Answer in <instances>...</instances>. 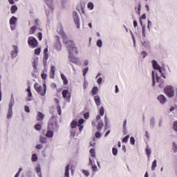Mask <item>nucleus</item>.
Masks as SVG:
<instances>
[{
    "label": "nucleus",
    "instance_id": "obj_51",
    "mask_svg": "<svg viewBox=\"0 0 177 177\" xmlns=\"http://www.w3.org/2000/svg\"><path fill=\"white\" fill-rule=\"evenodd\" d=\"M173 128L177 132V121L174 122Z\"/></svg>",
    "mask_w": 177,
    "mask_h": 177
},
{
    "label": "nucleus",
    "instance_id": "obj_41",
    "mask_svg": "<svg viewBox=\"0 0 177 177\" xmlns=\"http://www.w3.org/2000/svg\"><path fill=\"white\" fill-rule=\"evenodd\" d=\"M88 9H90L91 10H92L93 9V3L92 2H89L87 5Z\"/></svg>",
    "mask_w": 177,
    "mask_h": 177
},
{
    "label": "nucleus",
    "instance_id": "obj_53",
    "mask_svg": "<svg viewBox=\"0 0 177 177\" xmlns=\"http://www.w3.org/2000/svg\"><path fill=\"white\" fill-rule=\"evenodd\" d=\"M24 110L26 113H30V107H28V106H25Z\"/></svg>",
    "mask_w": 177,
    "mask_h": 177
},
{
    "label": "nucleus",
    "instance_id": "obj_42",
    "mask_svg": "<svg viewBox=\"0 0 177 177\" xmlns=\"http://www.w3.org/2000/svg\"><path fill=\"white\" fill-rule=\"evenodd\" d=\"M88 70H89V68H88V67L83 69V76L84 77H85V75H86Z\"/></svg>",
    "mask_w": 177,
    "mask_h": 177
},
{
    "label": "nucleus",
    "instance_id": "obj_21",
    "mask_svg": "<svg viewBox=\"0 0 177 177\" xmlns=\"http://www.w3.org/2000/svg\"><path fill=\"white\" fill-rule=\"evenodd\" d=\"M36 30H37V26H33L30 28L29 34L32 35L35 32Z\"/></svg>",
    "mask_w": 177,
    "mask_h": 177
},
{
    "label": "nucleus",
    "instance_id": "obj_63",
    "mask_svg": "<svg viewBox=\"0 0 177 177\" xmlns=\"http://www.w3.org/2000/svg\"><path fill=\"white\" fill-rule=\"evenodd\" d=\"M88 60H85L84 62V66H88Z\"/></svg>",
    "mask_w": 177,
    "mask_h": 177
},
{
    "label": "nucleus",
    "instance_id": "obj_52",
    "mask_svg": "<svg viewBox=\"0 0 177 177\" xmlns=\"http://www.w3.org/2000/svg\"><path fill=\"white\" fill-rule=\"evenodd\" d=\"M95 138H102V134L100 132L97 131L95 133Z\"/></svg>",
    "mask_w": 177,
    "mask_h": 177
},
{
    "label": "nucleus",
    "instance_id": "obj_33",
    "mask_svg": "<svg viewBox=\"0 0 177 177\" xmlns=\"http://www.w3.org/2000/svg\"><path fill=\"white\" fill-rule=\"evenodd\" d=\"M128 139H129V135H127L124 138H123L122 142L123 143H127V142H128Z\"/></svg>",
    "mask_w": 177,
    "mask_h": 177
},
{
    "label": "nucleus",
    "instance_id": "obj_31",
    "mask_svg": "<svg viewBox=\"0 0 177 177\" xmlns=\"http://www.w3.org/2000/svg\"><path fill=\"white\" fill-rule=\"evenodd\" d=\"M71 49H72V51L75 52L76 55L78 54V48L75 46V44L73 47H71Z\"/></svg>",
    "mask_w": 177,
    "mask_h": 177
},
{
    "label": "nucleus",
    "instance_id": "obj_20",
    "mask_svg": "<svg viewBox=\"0 0 177 177\" xmlns=\"http://www.w3.org/2000/svg\"><path fill=\"white\" fill-rule=\"evenodd\" d=\"M10 11H11L12 15H15V13H16V12H17V6H16V5L12 6L10 8Z\"/></svg>",
    "mask_w": 177,
    "mask_h": 177
},
{
    "label": "nucleus",
    "instance_id": "obj_55",
    "mask_svg": "<svg viewBox=\"0 0 177 177\" xmlns=\"http://www.w3.org/2000/svg\"><path fill=\"white\" fill-rule=\"evenodd\" d=\"M36 148H37L38 150H41V149H42V145L41 144L37 145Z\"/></svg>",
    "mask_w": 177,
    "mask_h": 177
},
{
    "label": "nucleus",
    "instance_id": "obj_56",
    "mask_svg": "<svg viewBox=\"0 0 177 177\" xmlns=\"http://www.w3.org/2000/svg\"><path fill=\"white\" fill-rule=\"evenodd\" d=\"M92 166V169H93V171H97V167L96 166V165H91Z\"/></svg>",
    "mask_w": 177,
    "mask_h": 177
},
{
    "label": "nucleus",
    "instance_id": "obj_13",
    "mask_svg": "<svg viewBox=\"0 0 177 177\" xmlns=\"http://www.w3.org/2000/svg\"><path fill=\"white\" fill-rule=\"evenodd\" d=\"M55 70H56V68H55V66H52L50 67V78H52V79L55 78Z\"/></svg>",
    "mask_w": 177,
    "mask_h": 177
},
{
    "label": "nucleus",
    "instance_id": "obj_44",
    "mask_svg": "<svg viewBox=\"0 0 177 177\" xmlns=\"http://www.w3.org/2000/svg\"><path fill=\"white\" fill-rule=\"evenodd\" d=\"M102 45H103V43L102 42V41L100 39L97 40V46L99 48H102Z\"/></svg>",
    "mask_w": 177,
    "mask_h": 177
},
{
    "label": "nucleus",
    "instance_id": "obj_48",
    "mask_svg": "<svg viewBox=\"0 0 177 177\" xmlns=\"http://www.w3.org/2000/svg\"><path fill=\"white\" fill-rule=\"evenodd\" d=\"M46 77H48V75H46V73H42L41 75V77L42 80H46Z\"/></svg>",
    "mask_w": 177,
    "mask_h": 177
},
{
    "label": "nucleus",
    "instance_id": "obj_7",
    "mask_svg": "<svg viewBox=\"0 0 177 177\" xmlns=\"http://www.w3.org/2000/svg\"><path fill=\"white\" fill-rule=\"evenodd\" d=\"M73 16L77 28H80V17H78V13L76 11H74L73 12Z\"/></svg>",
    "mask_w": 177,
    "mask_h": 177
},
{
    "label": "nucleus",
    "instance_id": "obj_1",
    "mask_svg": "<svg viewBox=\"0 0 177 177\" xmlns=\"http://www.w3.org/2000/svg\"><path fill=\"white\" fill-rule=\"evenodd\" d=\"M59 35L61 36V38H62L63 43L65 44L68 49H71V48L75 45L73 41L68 40L67 35H66L64 31H61Z\"/></svg>",
    "mask_w": 177,
    "mask_h": 177
},
{
    "label": "nucleus",
    "instance_id": "obj_5",
    "mask_svg": "<svg viewBox=\"0 0 177 177\" xmlns=\"http://www.w3.org/2000/svg\"><path fill=\"white\" fill-rule=\"evenodd\" d=\"M47 129H48V131H53V132H55V129H57V123L53 121V119L50 120L48 124Z\"/></svg>",
    "mask_w": 177,
    "mask_h": 177
},
{
    "label": "nucleus",
    "instance_id": "obj_10",
    "mask_svg": "<svg viewBox=\"0 0 177 177\" xmlns=\"http://www.w3.org/2000/svg\"><path fill=\"white\" fill-rule=\"evenodd\" d=\"M44 117H45V115H44V113L41 112H38L36 120L37 121H39L40 122H42V121H44Z\"/></svg>",
    "mask_w": 177,
    "mask_h": 177
},
{
    "label": "nucleus",
    "instance_id": "obj_17",
    "mask_svg": "<svg viewBox=\"0 0 177 177\" xmlns=\"http://www.w3.org/2000/svg\"><path fill=\"white\" fill-rule=\"evenodd\" d=\"M42 122L40 123H37L35 125V131H38L39 132V131H41L42 129Z\"/></svg>",
    "mask_w": 177,
    "mask_h": 177
},
{
    "label": "nucleus",
    "instance_id": "obj_2",
    "mask_svg": "<svg viewBox=\"0 0 177 177\" xmlns=\"http://www.w3.org/2000/svg\"><path fill=\"white\" fill-rule=\"evenodd\" d=\"M34 88L37 93L41 95V96H45L46 93V84L45 83L43 84V88L42 86H39L38 83H36L34 84Z\"/></svg>",
    "mask_w": 177,
    "mask_h": 177
},
{
    "label": "nucleus",
    "instance_id": "obj_8",
    "mask_svg": "<svg viewBox=\"0 0 177 177\" xmlns=\"http://www.w3.org/2000/svg\"><path fill=\"white\" fill-rule=\"evenodd\" d=\"M16 23H17V18L12 17L10 19V26L11 30H16Z\"/></svg>",
    "mask_w": 177,
    "mask_h": 177
},
{
    "label": "nucleus",
    "instance_id": "obj_43",
    "mask_svg": "<svg viewBox=\"0 0 177 177\" xmlns=\"http://www.w3.org/2000/svg\"><path fill=\"white\" fill-rule=\"evenodd\" d=\"M37 38H38L39 41H42V32H39L37 33Z\"/></svg>",
    "mask_w": 177,
    "mask_h": 177
},
{
    "label": "nucleus",
    "instance_id": "obj_57",
    "mask_svg": "<svg viewBox=\"0 0 177 177\" xmlns=\"http://www.w3.org/2000/svg\"><path fill=\"white\" fill-rule=\"evenodd\" d=\"M141 55H142V57L145 58L146 56H147V53L145 51H142L141 53Z\"/></svg>",
    "mask_w": 177,
    "mask_h": 177
},
{
    "label": "nucleus",
    "instance_id": "obj_39",
    "mask_svg": "<svg viewBox=\"0 0 177 177\" xmlns=\"http://www.w3.org/2000/svg\"><path fill=\"white\" fill-rule=\"evenodd\" d=\"M56 109H57V111L59 115H62V108H60V106L58 105L57 106Z\"/></svg>",
    "mask_w": 177,
    "mask_h": 177
},
{
    "label": "nucleus",
    "instance_id": "obj_58",
    "mask_svg": "<svg viewBox=\"0 0 177 177\" xmlns=\"http://www.w3.org/2000/svg\"><path fill=\"white\" fill-rule=\"evenodd\" d=\"M102 81H103V79H102V77H100L97 80V82L98 84H102Z\"/></svg>",
    "mask_w": 177,
    "mask_h": 177
},
{
    "label": "nucleus",
    "instance_id": "obj_34",
    "mask_svg": "<svg viewBox=\"0 0 177 177\" xmlns=\"http://www.w3.org/2000/svg\"><path fill=\"white\" fill-rule=\"evenodd\" d=\"M43 59L44 60V63L46 64V60H48V59H49V54H44V57Z\"/></svg>",
    "mask_w": 177,
    "mask_h": 177
},
{
    "label": "nucleus",
    "instance_id": "obj_12",
    "mask_svg": "<svg viewBox=\"0 0 177 177\" xmlns=\"http://www.w3.org/2000/svg\"><path fill=\"white\" fill-rule=\"evenodd\" d=\"M158 100H159L161 104H164L167 102V97L162 95H160L158 97Z\"/></svg>",
    "mask_w": 177,
    "mask_h": 177
},
{
    "label": "nucleus",
    "instance_id": "obj_37",
    "mask_svg": "<svg viewBox=\"0 0 177 177\" xmlns=\"http://www.w3.org/2000/svg\"><path fill=\"white\" fill-rule=\"evenodd\" d=\"M84 122L85 120L84 119H80L77 123V127H81V125H82V124H84Z\"/></svg>",
    "mask_w": 177,
    "mask_h": 177
},
{
    "label": "nucleus",
    "instance_id": "obj_18",
    "mask_svg": "<svg viewBox=\"0 0 177 177\" xmlns=\"http://www.w3.org/2000/svg\"><path fill=\"white\" fill-rule=\"evenodd\" d=\"M70 165H66L65 167V177H70Z\"/></svg>",
    "mask_w": 177,
    "mask_h": 177
},
{
    "label": "nucleus",
    "instance_id": "obj_64",
    "mask_svg": "<svg viewBox=\"0 0 177 177\" xmlns=\"http://www.w3.org/2000/svg\"><path fill=\"white\" fill-rule=\"evenodd\" d=\"M133 26L134 27H138V21H133Z\"/></svg>",
    "mask_w": 177,
    "mask_h": 177
},
{
    "label": "nucleus",
    "instance_id": "obj_28",
    "mask_svg": "<svg viewBox=\"0 0 177 177\" xmlns=\"http://www.w3.org/2000/svg\"><path fill=\"white\" fill-rule=\"evenodd\" d=\"M156 167H157V160H154L152 162V165H151V171H154V169H156Z\"/></svg>",
    "mask_w": 177,
    "mask_h": 177
},
{
    "label": "nucleus",
    "instance_id": "obj_29",
    "mask_svg": "<svg viewBox=\"0 0 177 177\" xmlns=\"http://www.w3.org/2000/svg\"><path fill=\"white\" fill-rule=\"evenodd\" d=\"M156 85V76L154 75V71H152V86Z\"/></svg>",
    "mask_w": 177,
    "mask_h": 177
},
{
    "label": "nucleus",
    "instance_id": "obj_47",
    "mask_svg": "<svg viewBox=\"0 0 177 177\" xmlns=\"http://www.w3.org/2000/svg\"><path fill=\"white\" fill-rule=\"evenodd\" d=\"M130 143L131 145H135V138L133 137L130 138Z\"/></svg>",
    "mask_w": 177,
    "mask_h": 177
},
{
    "label": "nucleus",
    "instance_id": "obj_25",
    "mask_svg": "<svg viewBox=\"0 0 177 177\" xmlns=\"http://www.w3.org/2000/svg\"><path fill=\"white\" fill-rule=\"evenodd\" d=\"M103 121L99 122L97 126V129L98 131H102V128H103Z\"/></svg>",
    "mask_w": 177,
    "mask_h": 177
},
{
    "label": "nucleus",
    "instance_id": "obj_16",
    "mask_svg": "<svg viewBox=\"0 0 177 177\" xmlns=\"http://www.w3.org/2000/svg\"><path fill=\"white\" fill-rule=\"evenodd\" d=\"M61 78L63 81L64 85H67V84H68V80H67V77H66L64 74L63 73L61 74Z\"/></svg>",
    "mask_w": 177,
    "mask_h": 177
},
{
    "label": "nucleus",
    "instance_id": "obj_19",
    "mask_svg": "<svg viewBox=\"0 0 177 177\" xmlns=\"http://www.w3.org/2000/svg\"><path fill=\"white\" fill-rule=\"evenodd\" d=\"M94 100L96 106H100L101 101H100V97H99V95H95L94 97Z\"/></svg>",
    "mask_w": 177,
    "mask_h": 177
},
{
    "label": "nucleus",
    "instance_id": "obj_62",
    "mask_svg": "<svg viewBox=\"0 0 177 177\" xmlns=\"http://www.w3.org/2000/svg\"><path fill=\"white\" fill-rule=\"evenodd\" d=\"M32 66H33V68H37V62H32Z\"/></svg>",
    "mask_w": 177,
    "mask_h": 177
},
{
    "label": "nucleus",
    "instance_id": "obj_22",
    "mask_svg": "<svg viewBox=\"0 0 177 177\" xmlns=\"http://www.w3.org/2000/svg\"><path fill=\"white\" fill-rule=\"evenodd\" d=\"M152 65L154 70H157L160 67V65H158V64L157 63V61L156 60H152Z\"/></svg>",
    "mask_w": 177,
    "mask_h": 177
},
{
    "label": "nucleus",
    "instance_id": "obj_6",
    "mask_svg": "<svg viewBox=\"0 0 177 177\" xmlns=\"http://www.w3.org/2000/svg\"><path fill=\"white\" fill-rule=\"evenodd\" d=\"M62 97H64V99L66 100V102H70V101L71 100V93H70V91H68V90L67 89H64L62 91Z\"/></svg>",
    "mask_w": 177,
    "mask_h": 177
},
{
    "label": "nucleus",
    "instance_id": "obj_23",
    "mask_svg": "<svg viewBox=\"0 0 177 177\" xmlns=\"http://www.w3.org/2000/svg\"><path fill=\"white\" fill-rule=\"evenodd\" d=\"M92 95L93 96H95V95H97V92H99V89L97 88V86H94L92 88Z\"/></svg>",
    "mask_w": 177,
    "mask_h": 177
},
{
    "label": "nucleus",
    "instance_id": "obj_36",
    "mask_svg": "<svg viewBox=\"0 0 177 177\" xmlns=\"http://www.w3.org/2000/svg\"><path fill=\"white\" fill-rule=\"evenodd\" d=\"M38 157L37 156V154L34 153L32 155V161L35 162L37 161Z\"/></svg>",
    "mask_w": 177,
    "mask_h": 177
},
{
    "label": "nucleus",
    "instance_id": "obj_60",
    "mask_svg": "<svg viewBox=\"0 0 177 177\" xmlns=\"http://www.w3.org/2000/svg\"><path fill=\"white\" fill-rule=\"evenodd\" d=\"M156 70H158V71L160 73V74H162V68L161 66L158 68Z\"/></svg>",
    "mask_w": 177,
    "mask_h": 177
},
{
    "label": "nucleus",
    "instance_id": "obj_38",
    "mask_svg": "<svg viewBox=\"0 0 177 177\" xmlns=\"http://www.w3.org/2000/svg\"><path fill=\"white\" fill-rule=\"evenodd\" d=\"M112 153L113 156H117V154H118V149H117L116 148H113Z\"/></svg>",
    "mask_w": 177,
    "mask_h": 177
},
{
    "label": "nucleus",
    "instance_id": "obj_46",
    "mask_svg": "<svg viewBox=\"0 0 177 177\" xmlns=\"http://www.w3.org/2000/svg\"><path fill=\"white\" fill-rule=\"evenodd\" d=\"M146 153H147L148 157L149 158L150 157V154H151V150H150V149L147 148L146 149Z\"/></svg>",
    "mask_w": 177,
    "mask_h": 177
},
{
    "label": "nucleus",
    "instance_id": "obj_4",
    "mask_svg": "<svg viewBox=\"0 0 177 177\" xmlns=\"http://www.w3.org/2000/svg\"><path fill=\"white\" fill-rule=\"evenodd\" d=\"M28 44L31 48H37L38 40L34 37H29L28 39Z\"/></svg>",
    "mask_w": 177,
    "mask_h": 177
},
{
    "label": "nucleus",
    "instance_id": "obj_40",
    "mask_svg": "<svg viewBox=\"0 0 177 177\" xmlns=\"http://www.w3.org/2000/svg\"><path fill=\"white\" fill-rule=\"evenodd\" d=\"M41 53V48H37L35 50V55H39Z\"/></svg>",
    "mask_w": 177,
    "mask_h": 177
},
{
    "label": "nucleus",
    "instance_id": "obj_9",
    "mask_svg": "<svg viewBox=\"0 0 177 177\" xmlns=\"http://www.w3.org/2000/svg\"><path fill=\"white\" fill-rule=\"evenodd\" d=\"M56 43L55 44V48L57 50H62V43L60 42V37L55 36Z\"/></svg>",
    "mask_w": 177,
    "mask_h": 177
},
{
    "label": "nucleus",
    "instance_id": "obj_14",
    "mask_svg": "<svg viewBox=\"0 0 177 177\" xmlns=\"http://www.w3.org/2000/svg\"><path fill=\"white\" fill-rule=\"evenodd\" d=\"M69 61L71 62L72 63H74L75 64H78V58L75 57L70 56Z\"/></svg>",
    "mask_w": 177,
    "mask_h": 177
},
{
    "label": "nucleus",
    "instance_id": "obj_50",
    "mask_svg": "<svg viewBox=\"0 0 177 177\" xmlns=\"http://www.w3.org/2000/svg\"><path fill=\"white\" fill-rule=\"evenodd\" d=\"M19 0H8L10 5H14L15 2H17Z\"/></svg>",
    "mask_w": 177,
    "mask_h": 177
},
{
    "label": "nucleus",
    "instance_id": "obj_27",
    "mask_svg": "<svg viewBox=\"0 0 177 177\" xmlns=\"http://www.w3.org/2000/svg\"><path fill=\"white\" fill-rule=\"evenodd\" d=\"M77 125H78V122L77 120H73L71 124V128H77Z\"/></svg>",
    "mask_w": 177,
    "mask_h": 177
},
{
    "label": "nucleus",
    "instance_id": "obj_24",
    "mask_svg": "<svg viewBox=\"0 0 177 177\" xmlns=\"http://www.w3.org/2000/svg\"><path fill=\"white\" fill-rule=\"evenodd\" d=\"M39 141L41 143H47L48 138H46V137L40 136Z\"/></svg>",
    "mask_w": 177,
    "mask_h": 177
},
{
    "label": "nucleus",
    "instance_id": "obj_32",
    "mask_svg": "<svg viewBox=\"0 0 177 177\" xmlns=\"http://www.w3.org/2000/svg\"><path fill=\"white\" fill-rule=\"evenodd\" d=\"M156 82H160V84H163L164 81L161 80V77H160L158 75H156Z\"/></svg>",
    "mask_w": 177,
    "mask_h": 177
},
{
    "label": "nucleus",
    "instance_id": "obj_30",
    "mask_svg": "<svg viewBox=\"0 0 177 177\" xmlns=\"http://www.w3.org/2000/svg\"><path fill=\"white\" fill-rule=\"evenodd\" d=\"M100 115L103 117L104 115V108L103 106H101L99 110Z\"/></svg>",
    "mask_w": 177,
    "mask_h": 177
},
{
    "label": "nucleus",
    "instance_id": "obj_35",
    "mask_svg": "<svg viewBox=\"0 0 177 177\" xmlns=\"http://www.w3.org/2000/svg\"><path fill=\"white\" fill-rule=\"evenodd\" d=\"M90 153L91 154V157H96V153L95 152V149H90Z\"/></svg>",
    "mask_w": 177,
    "mask_h": 177
},
{
    "label": "nucleus",
    "instance_id": "obj_59",
    "mask_svg": "<svg viewBox=\"0 0 177 177\" xmlns=\"http://www.w3.org/2000/svg\"><path fill=\"white\" fill-rule=\"evenodd\" d=\"M140 19H142V20H146V14H143L141 16Z\"/></svg>",
    "mask_w": 177,
    "mask_h": 177
},
{
    "label": "nucleus",
    "instance_id": "obj_3",
    "mask_svg": "<svg viewBox=\"0 0 177 177\" xmlns=\"http://www.w3.org/2000/svg\"><path fill=\"white\" fill-rule=\"evenodd\" d=\"M164 91L168 97H174V96H175V91L172 86H167L164 88Z\"/></svg>",
    "mask_w": 177,
    "mask_h": 177
},
{
    "label": "nucleus",
    "instance_id": "obj_61",
    "mask_svg": "<svg viewBox=\"0 0 177 177\" xmlns=\"http://www.w3.org/2000/svg\"><path fill=\"white\" fill-rule=\"evenodd\" d=\"M88 165H93V162L92 161V159H91V158H89Z\"/></svg>",
    "mask_w": 177,
    "mask_h": 177
},
{
    "label": "nucleus",
    "instance_id": "obj_26",
    "mask_svg": "<svg viewBox=\"0 0 177 177\" xmlns=\"http://www.w3.org/2000/svg\"><path fill=\"white\" fill-rule=\"evenodd\" d=\"M12 114L13 113L12 112V107H10L8 111L7 118H12Z\"/></svg>",
    "mask_w": 177,
    "mask_h": 177
},
{
    "label": "nucleus",
    "instance_id": "obj_54",
    "mask_svg": "<svg viewBox=\"0 0 177 177\" xmlns=\"http://www.w3.org/2000/svg\"><path fill=\"white\" fill-rule=\"evenodd\" d=\"M82 172L85 174L86 176H89V171L87 170H82Z\"/></svg>",
    "mask_w": 177,
    "mask_h": 177
},
{
    "label": "nucleus",
    "instance_id": "obj_45",
    "mask_svg": "<svg viewBox=\"0 0 177 177\" xmlns=\"http://www.w3.org/2000/svg\"><path fill=\"white\" fill-rule=\"evenodd\" d=\"M173 150H174V153L177 152L176 143H175V142H173Z\"/></svg>",
    "mask_w": 177,
    "mask_h": 177
},
{
    "label": "nucleus",
    "instance_id": "obj_49",
    "mask_svg": "<svg viewBox=\"0 0 177 177\" xmlns=\"http://www.w3.org/2000/svg\"><path fill=\"white\" fill-rule=\"evenodd\" d=\"M84 117L85 118V120H88V118H89V113L86 112L84 114Z\"/></svg>",
    "mask_w": 177,
    "mask_h": 177
},
{
    "label": "nucleus",
    "instance_id": "obj_11",
    "mask_svg": "<svg viewBox=\"0 0 177 177\" xmlns=\"http://www.w3.org/2000/svg\"><path fill=\"white\" fill-rule=\"evenodd\" d=\"M14 50L11 51L12 57H16L17 56V53L19 52V49L17 46H12Z\"/></svg>",
    "mask_w": 177,
    "mask_h": 177
},
{
    "label": "nucleus",
    "instance_id": "obj_15",
    "mask_svg": "<svg viewBox=\"0 0 177 177\" xmlns=\"http://www.w3.org/2000/svg\"><path fill=\"white\" fill-rule=\"evenodd\" d=\"M54 131L47 129L46 136L48 138H53Z\"/></svg>",
    "mask_w": 177,
    "mask_h": 177
}]
</instances>
